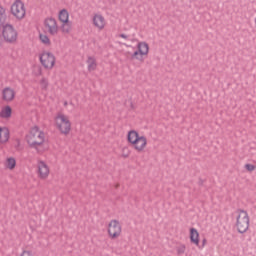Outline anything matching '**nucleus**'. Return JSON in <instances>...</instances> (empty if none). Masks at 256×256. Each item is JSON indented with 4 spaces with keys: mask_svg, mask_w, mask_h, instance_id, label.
<instances>
[{
    "mask_svg": "<svg viewBox=\"0 0 256 256\" xmlns=\"http://www.w3.org/2000/svg\"><path fill=\"white\" fill-rule=\"evenodd\" d=\"M26 141L29 147L35 149L38 153H45L47 151V147H45V133L37 126L31 128L26 136Z\"/></svg>",
    "mask_w": 256,
    "mask_h": 256,
    "instance_id": "nucleus-1",
    "label": "nucleus"
},
{
    "mask_svg": "<svg viewBox=\"0 0 256 256\" xmlns=\"http://www.w3.org/2000/svg\"><path fill=\"white\" fill-rule=\"evenodd\" d=\"M128 143L137 151V153H143L147 149V137L139 135L136 130H130L127 133Z\"/></svg>",
    "mask_w": 256,
    "mask_h": 256,
    "instance_id": "nucleus-2",
    "label": "nucleus"
},
{
    "mask_svg": "<svg viewBox=\"0 0 256 256\" xmlns=\"http://www.w3.org/2000/svg\"><path fill=\"white\" fill-rule=\"evenodd\" d=\"M251 223V220L249 218V213L247 211L238 209L236 211V223L235 227L238 231V233H247L249 231V225Z\"/></svg>",
    "mask_w": 256,
    "mask_h": 256,
    "instance_id": "nucleus-3",
    "label": "nucleus"
},
{
    "mask_svg": "<svg viewBox=\"0 0 256 256\" xmlns=\"http://www.w3.org/2000/svg\"><path fill=\"white\" fill-rule=\"evenodd\" d=\"M55 127L62 135H69L71 133V120L63 113H58L55 118Z\"/></svg>",
    "mask_w": 256,
    "mask_h": 256,
    "instance_id": "nucleus-4",
    "label": "nucleus"
},
{
    "mask_svg": "<svg viewBox=\"0 0 256 256\" xmlns=\"http://www.w3.org/2000/svg\"><path fill=\"white\" fill-rule=\"evenodd\" d=\"M10 13L17 21H23L27 15L25 3L21 0H15L10 7Z\"/></svg>",
    "mask_w": 256,
    "mask_h": 256,
    "instance_id": "nucleus-5",
    "label": "nucleus"
},
{
    "mask_svg": "<svg viewBox=\"0 0 256 256\" xmlns=\"http://www.w3.org/2000/svg\"><path fill=\"white\" fill-rule=\"evenodd\" d=\"M39 60L42 67H44V69H47L48 71H51V69L55 67V63L57 62V58L55 57V54L49 51L42 52L39 55Z\"/></svg>",
    "mask_w": 256,
    "mask_h": 256,
    "instance_id": "nucleus-6",
    "label": "nucleus"
},
{
    "mask_svg": "<svg viewBox=\"0 0 256 256\" xmlns=\"http://www.w3.org/2000/svg\"><path fill=\"white\" fill-rule=\"evenodd\" d=\"M108 237L111 239H119L123 233V227L117 219L110 220L107 228Z\"/></svg>",
    "mask_w": 256,
    "mask_h": 256,
    "instance_id": "nucleus-7",
    "label": "nucleus"
},
{
    "mask_svg": "<svg viewBox=\"0 0 256 256\" xmlns=\"http://www.w3.org/2000/svg\"><path fill=\"white\" fill-rule=\"evenodd\" d=\"M2 37L6 43H15L17 41V30L11 24L3 25Z\"/></svg>",
    "mask_w": 256,
    "mask_h": 256,
    "instance_id": "nucleus-8",
    "label": "nucleus"
},
{
    "mask_svg": "<svg viewBox=\"0 0 256 256\" xmlns=\"http://www.w3.org/2000/svg\"><path fill=\"white\" fill-rule=\"evenodd\" d=\"M136 51L132 54V59L137 61H143V57L149 55V44L147 42H138L136 45Z\"/></svg>",
    "mask_w": 256,
    "mask_h": 256,
    "instance_id": "nucleus-9",
    "label": "nucleus"
},
{
    "mask_svg": "<svg viewBox=\"0 0 256 256\" xmlns=\"http://www.w3.org/2000/svg\"><path fill=\"white\" fill-rule=\"evenodd\" d=\"M36 173L38 175V179L45 181L46 179H49V175H51V168H49L47 162L38 160Z\"/></svg>",
    "mask_w": 256,
    "mask_h": 256,
    "instance_id": "nucleus-10",
    "label": "nucleus"
},
{
    "mask_svg": "<svg viewBox=\"0 0 256 256\" xmlns=\"http://www.w3.org/2000/svg\"><path fill=\"white\" fill-rule=\"evenodd\" d=\"M44 29L46 33L52 37L59 34V25L57 24V20L55 18H46L44 21Z\"/></svg>",
    "mask_w": 256,
    "mask_h": 256,
    "instance_id": "nucleus-11",
    "label": "nucleus"
},
{
    "mask_svg": "<svg viewBox=\"0 0 256 256\" xmlns=\"http://www.w3.org/2000/svg\"><path fill=\"white\" fill-rule=\"evenodd\" d=\"M93 25L99 31H103V29H105V25H107V21H105V17L101 14H95L93 16Z\"/></svg>",
    "mask_w": 256,
    "mask_h": 256,
    "instance_id": "nucleus-12",
    "label": "nucleus"
},
{
    "mask_svg": "<svg viewBox=\"0 0 256 256\" xmlns=\"http://www.w3.org/2000/svg\"><path fill=\"white\" fill-rule=\"evenodd\" d=\"M2 99L3 101H13L15 99V90L6 87L2 91Z\"/></svg>",
    "mask_w": 256,
    "mask_h": 256,
    "instance_id": "nucleus-13",
    "label": "nucleus"
},
{
    "mask_svg": "<svg viewBox=\"0 0 256 256\" xmlns=\"http://www.w3.org/2000/svg\"><path fill=\"white\" fill-rule=\"evenodd\" d=\"M86 65L89 73L97 71V59L95 58V56H88L86 60Z\"/></svg>",
    "mask_w": 256,
    "mask_h": 256,
    "instance_id": "nucleus-14",
    "label": "nucleus"
},
{
    "mask_svg": "<svg viewBox=\"0 0 256 256\" xmlns=\"http://www.w3.org/2000/svg\"><path fill=\"white\" fill-rule=\"evenodd\" d=\"M10 132L7 127H0V144L5 145L9 141Z\"/></svg>",
    "mask_w": 256,
    "mask_h": 256,
    "instance_id": "nucleus-15",
    "label": "nucleus"
},
{
    "mask_svg": "<svg viewBox=\"0 0 256 256\" xmlns=\"http://www.w3.org/2000/svg\"><path fill=\"white\" fill-rule=\"evenodd\" d=\"M190 242L199 247V231L195 228H190Z\"/></svg>",
    "mask_w": 256,
    "mask_h": 256,
    "instance_id": "nucleus-16",
    "label": "nucleus"
},
{
    "mask_svg": "<svg viewBox=\"0 0 256 256\" xmlns=\"http://www.w3.org/2000/svg\"><path fill=\"white\" fill-rule=\"evenodd\" d=\"M12 113H13V110L11 109V106H5L0 111V117L1 119H9L11 118Z\"/></svg>",
    "mask_w": 256,
    "mask_h": 256,
    "instance_id": "nucleus-17",
    "label": "nucleus"
},
{
    "mask_svg": "<svg viewBox=\"0 0 256 256\" xmlns=\"http://www.w3.org/2000/svg\"><path fill=\"white\" fill-rule=\"evenodd\" d=\"M7 22V9L0 5V27H3Z\"/></svg>",
    "mask_w": 256,
    "mask_h": 256,
    "instance_id": "nucleus-18",
    "label": "nucleus"
},
{
    "mask_svg": "<svg viewBox=\"0 0 256 256\" xmlns=\"http://www.w3.org/2000/svg\"><path fill=\"white\" fill-rule=\"evenodd\" d=\"M59 21H61L62 23H68L69 22V11H67V9H62L59 12Z\"/></svg>",
    "mask_w": 256,
    "mask_h": 256,
    "instance_id": "nucleus-19",
    "label": "nucleus"
},
{
    "mask_svg": "<svg viewBox=\"0 0 256 256\" xmlns=\"http://www.w3.org/2000/svg\"><path fill=\"white\" fill-rule=\"evenodd\" d=\"M17 166V160L15 158L10 157L6 159L5 167L6 169H10V171H13V169Z\"/></svg>",
    "mask_w": 256,
    "mask_h": 256,
    "instance_id": "nucleus-20",
    "label": "nucleus"
},
{
    "mask_svg": "<svg viewBox=\"0 0 256 256\" xmlns=\"http://www.w3.org/2000/svg\"><path fill=\"white\" fill-rule=\"evenodd\" d=\"M71 22H62V25H61V31L62 33H65V34H69L71 33Z\"/></svg>",
    "mask_w": 256,
    "mask_h": 256,
    "instance_id": "nucleus-21",
    "label": "nucleus"
},
{
    "mask_svg": "<svg viewBox=\"0 0 256 256\" xmlns=\"http://www.w3.org/2000/svg\"><path fill=\"white\" fill-rule=\"evenodd\" d=\"M40 89L42 91H47V89H49V80L45 77L41 78L40 80Z\"/></svg>",
    "mask_w": 256,
    "mask_h": 256,
    "instance_id": "nucleus-22",
    "label": "nucleus"
},
{
    "mask_svg": "<svg viewBox=\"0 0 256 256\" xmlns=\"http://www.w3.org/2000/svg\"><path fill=\"white\" fill-rule=\"evenodd\" d=\"M185 251H187V246L183 243H180L176 246L177 255H184Z\"/></svg>",
    "mask_w": 256,
    "mask_h": 256,
    "instance_id": "nucleus-23",
    "label": "nucleus"
},
{
    "mask_svg": "<svg viewBox=\"0 0 256 256\" xmlns=\"http://www.w3.org/2000/svg\"><path fill=\"white\" fill-rule=\"evenodd\" d=\"M40 41L43 43V45H46V47H49L51 45V39H49V36L45 34H40Z\"/></svg>",
    "mask_w": 256,
    "mask_h": 256,
    "instance_id": "nucleus-24",
    "label": "nucleus"
},
{
    "mask_svg": "<svg viewBox=\"0 0 256 256\" xmlns=\"http://www.w3.org/2000/svg\"><path fill=\"white\" fill-rule=\"evenodd\" d=\"M244 167H245V170L249 171V172L255 171V169H256V166L253 164H245Z\"/></svg>",
    "mask_w": 256,
    "mask_h": 256,
    "instance_id": "nucleus-25",
    "label": "nucleus"
},
{
    "mask_svg": "<svg viewBox=\"0 0 256 256\" xmlns=\"http://www.w3.org/2000/svg\"><path fill=\"white\" fill-rule=\"evenodd\" d=\"M20 256H35V255H33V251L31 250H23Z\"/></svg>",
    "mask_w": 256,
    "mask_h": 256,
    "instance_id": "nucleus-26",
    "label": "nucleus"
},
{
    "mask_svg": "<svg viewBox=\"0 0 256 256\" xmlns=\"http://www.w3.org/2000/svg\"><path fill=\"white\" fill-rule=\"evenodd\" d=\"M207 245V239H203L202 240V245L201 246H198L199 249H203V247H205Z\"/></svg>",
    "mask_w": 256,
    "mask_h": 256,
    "instance_id": "nucleus-27",
    "label": "nucleus"
},
{
    "mask_svg": "<svg viewBox=\"0 0 256 256\" xmlns=\"http://www.w3.org/2000/svg\"><path fill=\"white\" fill-rule=\"evenodd\" d=\"M36 75H43V70L41 69V67H38L37 68V73H36Z\"/></svg>",
    "mask_w": 256,
    "mask_h": 256,
    "instance_id": "nucleus-28",
    "label": "nucleus"
},
{
    "mask_svg": "<svg viewBox=\"0 0 256 256\" xmlns=\"http://www.w3.org/2000/svg\"><path fill=\"white\" fill-rule=\"evenodd\" d=\"M122 157L124 159H127V157H129V153L125 152V149H123Z\"/></svg>",
    "mask_w": 256,
    "mask_h": 256,
    "instance_id": "nucleus-29",
    "label": "nucleus"
},
{
    "mask_svg": "<svg viewBox=\"0 0 256 256\" xmlns=\"http://www.w3.org/2000/svg\"><path fill=\"white\" fill-rule=\"evenodd\" d=\"M119 37H121L122 39H129V36L125 34H120Z\"/></svg>",
    "mask_w": 256,
    "mask_h": 256,
    "instance_id": "nucleus-30",
    "label": "nucleus"
}]
</instances>
